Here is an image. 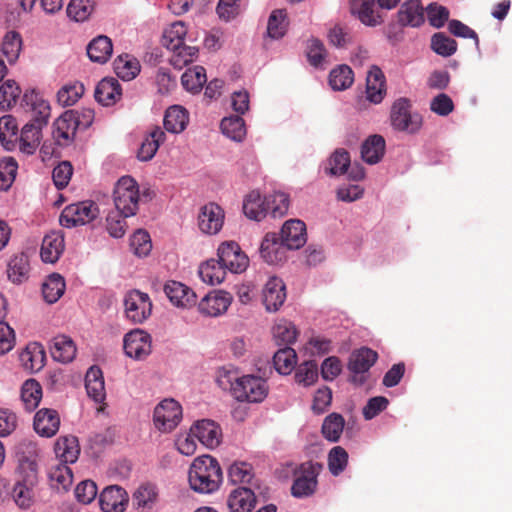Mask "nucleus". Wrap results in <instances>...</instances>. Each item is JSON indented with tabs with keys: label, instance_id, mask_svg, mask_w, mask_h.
<instances>
[{
	"label": "nucleus",
	"instance_id": "c03bdc74",
	"mask_svg": "<svg viewBox=\"0 0 512 512\" xmlns=\"http://www.w3.org/2000/svg\"><path fill=\"white\" fill-rule=\"evenodd\" d=\"M29 260L24 253L13 256L8 262L7 276L13 283H22L28 278Z\"/></svg>",
	"mask_w": 512,
	"mask_h": 512
},
{
	"label": "nucleus",
	"instance_id": "2eb2a0df",
	"mask_svg": "<svg viewBox=\"0 0 512 512\" xmlns=\"http://www.w3.org/2000/svg\"><path fill=\"white\" fill-rule=\"evenodd\" d=\"M224 211L216 203L210 202L200 208L198 214V227L207 235L217 234L224 223Z\"/></svg>",
	"mask_w": 512,
	"mask_h": 512
},
{
	"label": "nucleus",
	"instance_id": "4d7b16f0",
	"mask_svg": "<svg viewBox=\"0 0 512 512\" xmlns=\"http://www.w3.org/2000/svg\"><path fill=\"white\" fill-rule=\"evenodd\" d=\"M287 14L283 9L272 11L267 24V34L272 39L282 38L287 31Z\"/></svg>",
	"mask_w": 512,
	"mask_h": 512
},
{
	"label": "nucleus",
	"instance_id": "a19ab883",
	"mask_svg": "<svg viewBox=\"0 0 512 512\" xmlns=\"http://www.w3.org/2000/svg\"><path fill=\"white\" fill-rule=\"evenodd\" d=\"M17 122L11 115H4L0 118V143L8 151L17 147Z\"/></svg>",
	"mask_w": 512,
	"mask_h": 512
},
{
	"label": "nucleus",
	"instance_id": "c756f323",
	"mask_svg": "<svg viewBox=\"0 0 512 512\" xmlns=\"http://www.w3.org/2000/svg\"><path fill=\"white\" fill-rule=\"evenodd\" d=\"M386 93L385 76L380 68L372 66L366 78L367 99L374 104H379Z\"/></svg>",
	"mask_w": 512,
	"mask_h": 512
},
{
	"label": "nucleus",
	"instance_id": "a878e982",
	"mask_svg": "<svg viewBox=\"0 0 512 512\" xmlns=\"http://www.w3.org/2000/svg\"><path fill=\"white\" fill-rule=\"evenodd\" d=\"M288 247L284 244L281 236L267 234L260 246V255L269 264H277L286 258Z\"/></svg>",
	"mask_w": 512,
	"mask_h": 512
},
{
	"label": "nucleus",
	"instance_id": "f3484780",
	"mask_svg": "<svg viewBox=\"0 0 512 512\" xmlns=\"http://www.w3.org/2000/svg\"><path fill=\"white\" fill-rule=\"evenodd\" d=\"M85 388L88 397L96 404H100L97 412H104L106 403V390L102 371L99 367L92 366L85 376Z\"/></svg>",
	"mask_w": 512,
	"mask_h": 512
},
{
	"label": "nucleus",
	"instance_id": "13d9d810",
	"mask_svg": "<svg viewBox=\"0 0 512 512\" xmlns=\"http://www.w3.org/2000/svg\"><path fill=\"white\" fill-rule=\"evenodd\" d=\"M84 86L75 81L62 86L57 92V101L63 107L74 105L83 95Z\"/></svg>",
	"mask_w": 512,
	"mask_h": 512
},
{
	"label": "nucleus",
	"instance_id": "423d86ee",
	"mask_svg": "<svg viewBox=\"0 0 512 512\" xmlns=\"http://www.w3.org/2000/svg\"><path fill=\"white\" fill-rule=\"evenodd\" d=\"M98 206L90 201L70 204L60 215V224L66 228L86 225L98 217Z\"/></svg>",
	"mask_w": 512,
	"mask_h": 512
},
{
	"label": "nucleus",
	"instance_id": "2f4dec72",
	"mask_svg": "<svg viewBox=\"0 0 512 512\" xmlns=\"http://www.w3.org/2000/svg\"><path fill=\"white\" fill-rule=\"evenodd\" d=\"M374 7L375 0H350L351 13L366 26L375 27L382 22Z\"/></svg>",
	"mask_w": 512,
	"mask_h": 512
},
{
	"label": "nucleus",
	"instance_id": "09e8293b",
	"mask_svg": "<svg viewBox=\"0 0 512 512\" xmlns=\"http://www.w3.org/2000/svg\"><path fill=\"white\" fill-rule=\"evenodd\" d=\"M42 398V388L35 379L26 380L21 388V399L26 410L36 409Z\"/></svg>",
	"mask_w": 512,
	"mask_h": 512
},
{
	"label": "nucleus",
	"instance_id": "cd10ccee",
	"mask_svg": "<svg viewBox=\"0 0 512 512\" xmlns=\"http://www.w3.org/2000/svg\"><path fill=\"white\" fill-rule=\"evenodd\" d=\"M45 351L40 343H29L20 353L19 360L23 368L31 373L40 371L45 364Z\"/></svg>",
	"mask_w": 512,
	"mask_h": 512
},
{
	"label": "nucleus",
	"instance_id": "ea45409f",
	"mask_svg": "<svg viewBox=\"0 0 512 512\" xmlns=\"http://www.w3.org/2000/svg\"><path fill=\"white\" fill-rule=\"evenodd\" d=\"M79 453L78 441L74 436L60 437L55 443V454L63 463L68 464L76 462Z\"/></svg>",
	"mask_w": 512,
	"mask_h": 512
},
{
	"label": "nucleus",
	"instance_id": "412c9836",
	"mask_svg": "<svg viewBox=\"0 0 512 512\" xmlns=\"http://www.w3.org/2000/svg\"><path fill=\"white\" fill-rule=\"evenodd\" d=\"M164 292L170 302L179 308H191L197 302L195 292L178 281H168L164 286Z\"/></svg>",
	"mask_w": 512,
	"mask_h": 512
},
{
	"label": "nucleus",
	"instance_id": "4be33fe9",
	"mask_svg": "<svg viewBox=\"0 0 512 512\" xmlns=\"http://www.w3.org/2000/svg\"><path fill=\"white\" fill-rule=\"evenodd\" d=\"M128 500L127 492L117 485L106 487L99 496L100 507L104 512H123Z\"/></svg>",
	"mask_w": 512,
	"mask_h": 512
},
{
	"label": "nucleus",
	"instance_id": "7c9ffc66",
	"mask_svg": "<svg viewBox=\"0 0 512 512\" xmlns=\"http://www.w3.org/2000/svg\"><path fill=\"white\" fill-rule=\"evenodd\" d=\"M256 504V497L250 488L238 487L232 490L227 499L231 512H250Z\"/></svg>",
	"mask_w": 512,
	"mask_h": 512
},
{
	"label": "nucleus",
	"instance_id": "f257e3e1",
	"mask_svg": "<svg viewBox=\"0 0 512 512\" xmlns=\"http://www.w3.org/2000/svg\"><path fill=\"white\" fill-rule=\"evenodd\" d=\"M222 480V469L216 458L202 455L193 460L188 472L191 489L198 493L210 494L218 490Z\"/></svg>",
	"mask_w": 512,
	"mask_h": 512
},
{
	"label": "nucleus",
	"instance_id": "4468645a",
	"mask_svg": "<svg viewBox=\"0 0 512 512\" xmlns=\"http://www.w3.org/2000/svg\"><path fill=\"white\" fill-rule=\"evenodd\" d=\"M151 336L140 329L127 333L123 340L125 354L135 360H142L151 353Z\"/></svg>",
	"mask_w": 512,
	"mask_h": 512
},
{
	"label": "nucleus",
	"instance_id": "0e129e2a",
	"mask_svg": "<svg viewBox=\"0 0 512 512\" xmlns=\"http://www.w3.org/2000/svg\"><path fill=\"white\" fill-rule=\"evenodd\" d=\"M92 0H71L67 6V15L76 22L85 21L92 13Z\"/></svg>",
	"mask_w": 512,
	"mask_h": 512
},
{
	"label": "nucleus",
	"instance_id": "20e7f679",
	"mask_svg": "<svg viewBox=\"0 0 512 512\" xmlns=\"http://www.w3.org/2000/svg\"><path fill=\"white\" fill-rule=\"evenodd\" d=\"M140 187L137 181L131 176H122L115 184L113 190V202L115 208L124 217H132L137 214L142 201Z\"/></svg>",
	"mask_w": 512,
	"mask_h": 512
},
{
	"label": "nucleus",
	"instance_id": "3c124183",
	"mask_svg": "<svg viewBox=\"0 0 512 512\" xmlns=\"http://www.w3.org/2000/svg\"><path fill=\"white\" fill-rule=\"evenodd\" d=\"M296 359L295 350L291 347H284L274 354L273 364L279 374L288 375L295 368Z\"/></svg>",
	"mask_w": 512,
	"mask_h": 512
},
{
	"label": "nucleus",
	"instance_id": "9d476101",
	"mask_svg": "<svg viewBox=\"0 0 512 512\" xmlns=\"http://www.w3.org/2000/svg\"><path fill=\"white\" fill-rule=\"evenodd\" d=\"M80 123L79 114L73 110L66 111L57 118L52 130V136L57 145L65 147L72 143Z\"/></svg>",
	"mask_w": 512,
	"mask_h": 512
},
{
	"label": "nucleus",
	"instance_id": "e2e57ef3",
	"mask_svg": "<svg viewBox=\"0 0 512 512\" xmlns=\"http://www.w3.org/2000/svg\"><path fill=\"white\" fill-rule=\"evenodd\" d=\"M253 477V468L247 462H235L228 469V478L233 484H248Z\"/></svg>",
	"mask_w": 512,
	"mask_h": 512
},
{
	"label": "nucleus",
	"instance_id": "393cba45",
	"mask_svg": "<svg viewBox=\"0 0 512 512\" xmlns=\"http://www.w3.org/2000/svg\"><path fill=\"white\" fill-rule=\"evenodd\" d=\"M281 239L288 249H299L306 242V226L301 220L286 221L281 229Z\"/></svg>",
	"mask_w": 512,
	"mask_h": 512
},
{
	"label": "nucleus",
	"instance_id": "b1692460",
	"mask_svg": "<svg viewBox=\"0 0 512 512\" xmlns=\"http://www.w3.org/2000/svg\"><path fill=\"white\" fill-rule=\"evenodd\" d=\"M35 432L42 436L50 438L59 430L60 418L57 411L53 409H40L34 416L33 422Z\"/></svg>",
	"mask_w": 512,
	"mask_h": 512
},
{
	"label": "nucleus",
	"instance_id": "c9c22d12",
	"mask_svg": "<svg viewBox=\"0 0 512 512\" xmlns=\"http://www.w3.org/2000/svg\"><path fill=\"white\" fill-rule=\"evenodd\" d=\"M385 153V140L380 135L369 136L362 144L361 157L370 164L378 163Z\"/></svg>",
	"mask_w": 512,
	"mask_h": 512
},
{
	"label": "nucleus",
	"instance_id": "c85d7f7f",
	"mask_svg": "<svg viewBox=\"0 0 512 512\" xmlns=\"http://www.w3.org/2000/svg\"><path fill=\"white\" fill-rule=\"evenodd\" d=\"M122 95L120 83L115 78L102 79L95 88V99L103 106L114 105Z\"/></svg>",
	"mask_w": 512,
	"mask_h": 512
},
{
	"label": "nucleus",
	"instance_id": "69168bd1",
	"mask_svg": "<svg viewBox=\"0 0 512 512\" xmlns=\"http://www.w3.org/2000/svg\"><path fill=\"white\" fill-rule=\"evenodd\" d=\"M348 464V453L341 446L333 447L328 454V468L333 476L340 475Z\"/></svg>",
	"mask_w": 512,
	"mask_h": 512
},
{
	"label": "nucleus",
	"instance_id": "f8f14e48",
	"mask_svg": "<svg viewBox=\"0 0 512 512\" xmlns=\"http://www.w3.org/2000/svg\"><path fill=\"white\" fill-rule=\"evenodd\" d=\"M22 108L30 113L32 122H40V125H47L50 115L51 107L43 94L35 89L26 90L21 100Z\"/></svg>",
	"mask_w": 512,
	"mask_h": 512
},
{
	"label": "nucleus",
	"instance_id": "864d4df0",
	"mask_svg": "<svg viewBox=\"0 0 512 512\" xmlns=\"http://www.w3.org/2000/svg\"><path fill=\"white\" fill-rule=\"evenodd\" d=\"M206 81V71L202 66L186 70L181 77L183 87L192 93L199 92Z\"/></svg>",
	"mask_w": 512,
	"mask_h": 512
},
{
	"label": "nucleus",
	"instance_id": "49530a36",
	"mask_svg": "<svg viewBox=\"0 0 512 512\" xmlns=\"http://www.w3.org/2000/svg\"><path fill=\"white\" fill-rule=\"evenodd\" d=\"M65 280L57 273L47 277L42 285V294L46 302L53 304L59 300L65 291Z\"/></svg>",
	"mask_w": 512,
	"mask_h": 512
},
{
	"label": "nucleus",
	"instance_id": "de8ad7c7",
	"mask_svg": "<svg viewBox=\"0 0 512 512\" xmlns=\"http://www.w3.org/2000/svg\"><path fill=\"white\" fill-rule=\"evenodd\" d=\"M222 133L233 141L241 142L246 136V127L241 116L224 117L220 123Z\"/></svg>",
	"mask_w": 512,
	"mask_h": 512
},
{
	"label": "nucleus",
	"instance_id": "338daca9",
	"mask_svg": "<svg viewBox=\"0 0 512 512\" xmlns=\"http://www.w3.org/2000/svg\"><path fill=\"white\" fill-rule=\"evenodd\" d=\"M130 247L133 253L138 257L147 256L152 249L148 232L142 229L137 230L130 238Z\"/></svg>",
	"mask_w": 512,
	"mask_h": 512
},
{
	"label": "nucleus",
	"instance_id": "dca6fc26",
	"mask_svg": "<svg viewBox=\"0 0 512 512\" xmlns=\"http://www.w3.org/2000/svg\"><path fill=\"white\" fill-rule=\"evenodd\" d=\"M190 431L192 435L208 449H214L221 443L222 430L213 420H198L191 426Z\"/></svg>",
	"mask_w": 512,
	"mask_h": 512
},
{
	"label": "nucleus",
	"instance_id": "7ed1b4c3",
	"mask_svg": "<svg viewBox=\"0 0 512 512\" xmlns=\"http://www.w3.org/2000/svg\"><path fill=\"white\" fill-rule=\"evenodd\" d=\"M323 465L318 462L306 461L301 464L288 463L284 470V477L292 474L294 481L291 487V494L296 498L309 497L316 491L318 475Z\"/></svg>",
	"mask_w": 512,
	"mask_h": 512
},
{
	"label": "nucleus",
	"instance_id": "4c0bfd02",
	"mask_svg": "<svg viewBox=\"0 0 512 512\" xmlns=\"http://www.w3.org/2000/svg\"><path fill=\"white\" fill-rule=\"evenodd\" d=\"M243 212L249 219L261 221L268 213L266 197L262 199L258 191H251L244 199Z\"/></svg>",
	"mask_w": 512,
	"mask_h": 512
},
{
	"label": "nucleus",
	"instance_id": "1a4fd4ad",
	"mask_svg": "<svg viewBox=\"0 0 512 512\" xmlns=\"http://www.w3.org/2000/svg\"><path fill=\"white\" fill-rule=\"evenodd\" d=\"M125 316L134 324H141L147 320L152 312V302L147 293L131 290L124 298Z\"/></svg>",
	"mask_w": 512,
	"mask_h": 512
},
{
	"label": "nucleus",
	"instance_id": "6e6552de",
	"mask_svg": "<svg viewBox=\"0 0 512 512\" xmlns=\"http://www.w3.org/2000/svg\"><path fill=\"white\" fill-rule=\"evenodd\" d=\"M181 420L182 407L172 398L164 399L154 409V425L161 432H171L179 425Z\"/></svg>",
	"mask_w": 512,
	"mask_h": 512
},
{
	"label": "nucleus",
	"instance_id": "aec40b11",
	"mask_svg": "<svg viewBox=\"0 0 512 512\" xmlns=\"http://www.w3.org/2000/svg\"><path fill=\"white\" fill-rule=\"evenodd\" d=\"M64 233L61 230H52L42 240L40 257L43 262L54 264L64 252Z\"/></svg>",
	"mask_w": 512,
	"mask_h": 512
},
{
	"label": "nucleus",
	"instance_id": "f03ea898",
	"mask_svg": "<svg viewBox=\"0 0 512 512\" xmlns=\"http://www.w3.org/2000/svg\"><path fill=\"white\" fill-rule=\"evenodd\" d=\"M186 35L187 28L184 22L176 21L164 30L161 39L162 45L173 52L170 62L178 69L191 63L198 53L196 47L184 44Z\"/></svg>",
	"mask_w": 512,
	"mask_h": 512
},
{
	"label": "nucleus",
	"instance_id": "8fccbe9b",
	"mask_svg": "<svg viewBox=\"0 0 512 512\" xmlns=\"http://www.w3.org/2000/svg\"><path fill=\"white\" fill-rule=\"evenodd\" d=\"M345 420L339 413H331L325 417L322 424V434L330 442H337L343 432Z\"/></svg>",
	"mask_w": 512,
	"mask_h": 512
},
{
	"label": "nucleus",
	"instance_id": "9b49d317",
	"mask_svg": "<svg viewBox=\"0 0 512 512\" xmlns=\"http://www.w3.org/2000/svg\"><path fill=\"white\" fill-rule=\"evenodd\" d=\"M217 256L226 269L235 274L244 272L249 266L248 256L234 241L221 243L217 250Z\"/></svg>",
	"mask_w": 512,
	"mask_h": 512
},
{
	"label": "nucleus",
	"instance_id": "052dcab7",
	"mask_svg": "<svg viewBox=\"0 0 512 512\" xmlns=\"http://www.w3.org/2000/svg\"><path fill=\"white\" fill-rule=\"evenodd\" d=\"M21 89L14 80H7L0 86V109L9 110L20 96Z\"/></svg>",
	"mask_w": 512,
	"mask_h": 512
},
{
	"label": "nucleus",
	"instance_id": "e433bc0d",
	"mask_svg": "<svg viewBox=\"0 0 512 512\" xmlns=\"http://www.w3.org/2000/svg\"><path fill=\"white\" fill-rule=\"evenodd\" d=\"M189 122L188 111L179 105L171 106L164 116V127L168 132L181 133Z\"/></svg>",
	"mask_w": 512,
	"mask_h": 512
},
{
	"label": "nucleus",
	"instance_id": "0eeeda50",
	"mask_svg": "<svg viewBox=\"0 0 512 512\" xmlns=\"http://www.w3.org/2000/svg\"><path fill=\"white\" fill-rule=\"evenodd\" d=\"M411 103L407 98L396 100L391 110L392 126L399 131L417 132L422 126V116L411 112Z\"/></svg>",
	"mask_w": 512,
	"mask_h": 512
},
{
	"label": "nucleus",
	"instance_id": "603ef678",
	"mask_svg": "<svg viewBox=\"0 0 512 512\" xmlns=\"http://www.w3.org/2000/svg\"><path fill=\"white\" fill-rule=\"evenodd\" d=\"M319 371L315 361H305L295 368V382L303 387H309L318 380Z\"/></svg>",
	"mask_w": 512,
	"mask_h": 512
},
{
	"label": "nucleus",
	"instance_id": "6ab92c4d",
	"mask_svg": "<svg viewBox=\"0 0 512 512\" xmlns=\"http://www.w3.org/2000/svg\"><path fill=\"white\" fill-rule=\"evenodd\" d=\"M232 299L231 294L226 291H213L202 298L198 304V309L200 313L206 316L217 317L227 311Z\"/></svg>",
	"mask_w": 512,
	"mask_h": 512
},
{
	"label": "nucleus",
	"instance_id": "680f3d73",
	"mask_svg": "<svg viewBox=\"0 0 512 512\" xmlns=\"http://www.w3.org/2000/svg\"><path fill=\"white\" fill-rule=\"evenodd\" d=\"M431 49L442 57H449L457 50V42L444 33H435L431 38Z\"/></svg>",
	"mask_w": 512,
	"mask_h": 512
},
{
	"label": "nucleus",
	"instance_id": "ddd939ff",
	"mask_svg": "<svg viewBox=\"0 0 512 512\" xmlns=\"http://www.w3.org/2000/svg\"><path fill=\"white\" fill-rule=\"evenodd\" d=\"M377 353L363 347L354 351L349 359L348 369L351 372V382L362 385L367 379V372L377 360Z\"/></svg>",
	"mask_w": 512,
	"mask_h": 512
},
{
	"label": "nucleus",
	"instance_id": "473e14b6",
	"mask_svg": "<svg viewBox=\"0 0 512 512\" xmlns=\"http://www.w3.org/2000/svg\"><path fill=\"white\" fill-rule=\"evenodd\" d=\"M398 22L402 26L418 27L424 22V11L419 0L403 3L398 11Z\"/></svg>",
	"mask_w": 512,
	"mask_h": 512
},
{
	"label": "nucleus",
	"instance_id": "72a5a7b5",
	"mask_svg": "<svg viewBox=\"0 0 512 512\" xmlns=\"http://www.w3.org/2000/svg\"><path fill=\"white\" fill-rule=\"evenodd\" d=\"M113 52V44L109 37L99 35L92 39L87 46L89 59L96 63H106Z\"/></svg>",
	"mask_w": 512,
	"mask_h": 512
},
{
	"label": "nucleus",
	"instance_id": "774afa93",
	"mask_svg": "<svg viewBox=\"0 0 512 512\" xmlns=\"http://www.w3.org/2000/svg\"><path fill=\"white\" fill-rule=\"evenodd\" d=\"M266 204L268 212L273 217H282L285 215L289 208V197L283 192H275L266 196Z\"/></svg>",
	"mask_w": 512,
	"mask_h": 512
},
{
	"label": "nucleus",
	"instance_id": "a18cd8bd",
	"mask_svg": "<svg viewBox=\"0 0 512 512\" xmlns=\"http://www.w3.org/2000/svg\"><path fill=\"white\" fill-rule=\"evenodd\" d=\"M272 334L278 345L289 347L296 341L298 330L291 321L280 319L274 324Z\"/></svg>",
	"mask_w": 512,
	"mask_h": 512
},
{
	"label": "nucleus",
	"instance_id": "bf43d9fd",
	"mask_svg": "<svg viewBox=\"0 0 512 512\" xmlns=\"http://www.w3.org/2000/svg\"><path fill=\"white\" fill-rule=\"evenodd\" d=\"M157 496L154 485H141L133 494V503L138 509L150 510L156 503Z\"/></svg>",
	"mask_w": 512,
	"mask_h": 512
},
{
	"label": "nucleus",
	"instance_id": "37998d69",
	"mask_svg": "<svg viewBox=\"0 0 512 512\" xmlns=\"http://www.w3.org/2000/svg\"><path fill=\"white\" fill-rule=\"evenodd\" d=\"M48 477L51 485L58 490H68L73 482V472L67 463L63 462L51 466Z\"/></svg>",
	"mask_w": 512,
	"mask_h": 512
},
{
	"label": "nucleus",
	"instance_id": "5701e85b",
	"mask_svg": "<svg viewBox=\"0 0 512 512\" xmlns=\"http://www.w3.org/2000/svg\"><path fill=\"white\" fill-rule=\"evenodd\" d=\"M46 126L40 125V122L29 121L26 123L17 141L19 150L26 155L34 154L40 145L42 129Z\"/></svg>",
	"mask_w": 512,
	"mask_h": 512
},
{
	"label": "nucleus",
	"instance_id": "79ce46f5",
	"mask_svg": "<svg viewBox=\"0 0 512 512\" xmlns=\"http://www.w3.org/2000/svg\"><path fill=\"white\" fill-rule=\"evenodd\" d=\"M117 76L125 81L134 79L140 72L139 61L128 54L119 55L113 63Z\"/></svg>",
	"mask_w": 512,
	"mask_h": 512
},
{
	"label": "nucleus",
	"instance_id": "39448f33",
	"mask_svg": "<svg viewBox=\"0 0 512 512\" xmlns=\"http://www.w3.org/2000/svg\"><path fill=\"white\" fill-rule=\"evenodd\" d=\"M234 397L241 402L259 403L268 394L267 382L260 376L243 375L235 379L227 375Z\"/></svg>",
	"mask_w": 512,
	"mask_h": 512
},
{
	"label": "nucleus",
	"instance_id": "f704fd0d",
	"mask_svg": "<svg viewBox=\"0 0 512 512\" xmlns=\"http://www.w3.org/2000/svg\"><path fill=\"white\" fill-rule=\"evenodd\" d=\"M165 139L166 134L160 127L152 129V131L142 141L137 152V158L140 161L151 160Z\"/></svg>",
	"mask_w": 512,
	"mask_h": 512
},
{
	"label": "nucleus",
	"instance_id": "5fc2aeb1",
	"mask_svg": "<svg viewBox=\"0 0 512 512\" xmlns=\"http://www.w3.org/2000/svg\"><path fill=\"white\" fill-rule=\"evenodd\" d=\"M22 49L21 35L16 31H9L2 40L1 51L10 64L18 59Z\"/></svg>",
	"mask_w": 512,
	"mask_h": 512
},
{
	"label": "nucleus",
	"instance_id": "a211bd4d",
	"mask_svg": "<svg viewBox=\"0 0 512 512\" xmlns=\"http://www.w3.org/2000/svg\"><path fill=\"white\" fill-rule=\"evenodd\" d=\"M286 300V286L281 278L270 277L262 290V301L268 312H276Z\"/></svg>",
	"mask_w": 512,
	"mask_h": 512
},
{
	"label": "nucleus",
	"instance_id": "6e6d98bb",
	"mask_svg": "<svg viewBox=\"0 0 512 512\" xmlns=\"http://www.w3.org/2000/svg\"><path fill=\"white\" fill-rule=\"evenodd\" d=\"M353 81L354 74L348 65H339L329 75V84L333 90H345L352 85Z\"/></svg>",
	"mask_w": 512,
	"mask_h": 512
},
{
	"label": "nucleus",
	"instance_id": "bb28decb",
	"mask_svg": "<svg viewBox=\"0 0 512 512\" xmlns=\"http://www.w3.org/2000/svg\"><path fill=\"white\" fill-rule=\"evenodd\" d=\"M53 360L60 363H69L76 356V345L72 338L66 335L55 336L49 346Z\"/></svg>",
	"mask_w": 512,
	"mask_h": 512
},
{
	"label": "nucleus",
	"instance_id": "58836bf2",
	"mask_svg": "<svg viewBox=\"0 0 512 512\" xmlns=\"http://www.w3.org/2000/svg\"><path fill=\"white\" fill-rule=\"evenodd\" d=\"M226 267L220 259H209L199 267V276L201 280L210 285H217L224 281L226 276Z\"/></svg>",
	"mask_w": 512,
	"mask_h": 512
}]
</instances>
